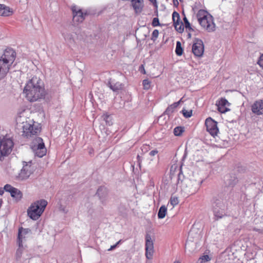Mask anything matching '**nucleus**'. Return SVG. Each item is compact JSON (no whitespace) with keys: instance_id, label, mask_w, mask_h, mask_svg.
<instances>
[{"instance_id":"13d9d810","label":"nucleus","mask_w":263,"mask_h":263,"mask_svg":"<svg viewBox=\"0 0 263 263\" xmlns=\"http://www.w3.org/2000/svg\"><path fill=\"white\" fill-rule=\"evenodd\" d=\"M151 2L153 3H156V0H149Z\"/></svg>"},{"instance_id":"ddd939ff","label":"nucleus","mask_w":263,"mask_h":263,"mask_svg":"<svg viewBox=\"0 0 263 263\" xmlns=\"http://www.w3.org/2000/svg\"><path fill=\"white\" fill-rule=\"evenodd\" d=\"M145 255L147 258L151 259L154 253V243L151 236L148 233L145 235Z\"/></svg>"},{"instance_id":"b1692460","label":"nucleus","mask_w":263,"mask_h":263,"mask_svg":"<svg viewBox=\"0 0 263 263\" xmlns=\"http://www.w3.org/2000/svg\"><path fill=\"white\" fill-rule=\"evenodd\" d=\"M10 195L12 197L15 198L17 201L21 200L23 196L21 191L16 188L13 189Z\"/></svg>"},{"instance_id":"1a4fd4ad","label":"nucleus","mask_w":263,"mask_h":263,"mask_svg":"<svg viewBox=\"0 0 263 263\" xmlns=\"http://www.w3.org/2000/svg\"><path fill=\"white\" fill-rule=\"evenodd\" d=\"M192 50L195 56L202 57L204 52V45L202 41L198 38H195Z\"/></svg>"},{"instance_id":"de8ad7c7","label":"nucleus","mask_w":263,"mask_h":263,"mask_svg":"<svg viewBox=\"0 0 263 263\" xmlns=\"http://www.w3.org/2000/svg\"><path fill=\"white\" fill-rule=\"evenodd\" d=\"M193 232H194V230L193 229H192L189 233V236H188V238H187V243L189 241H192V240H190V238L193 237Z\"/></svg>"},{"instance_id":"393cba45","label":"nucleus","mask_w":263,"mask_h":263,"mask_svg":"<svg viewBox=\"0 0 263 263\" xmlns=\"http://www.w3.org/2000/svg\"><path fill=\"white\" fill-rule=\"evenodd\" d=\"M167 212V208L165 205H162L159 209L158 217L159 219H163L165 217Z\"/></svg>"},{"instance_id":"ea45409f","label":"nucleus","mask_w":263,"mask_h":263,"mask_svg":"<svg viewBox=\"0 0 263 263\" xmlns=\"http://www.w3.org/2000/svg\"><path fill=\"white\" fill-rule=\"evenodd\" d=\"M159 35V31L157 29H155L152 33L151 40L154 41L156 40Z\"/></svg>"},{"instance_id":"a211bd4d","label":"nucleus","mask_w":263,"mask_h":263,"mask_svg":"<svg viewBox=\"0 0 263 263\" xmlns=\"http://www.w3.org/2000/svg\"><path fill=\"white\" fill-rule=\"evenodd\" d=\"M107 86L114 92H118L123 88V85L119 82L110 79L108 82Z\"/></svg>"},{"instance_id":"f03ea898","label":"nucleus","mask_w":263,"mask_h":263,"mask_svg":"<svg viewBox=\"0 0 263 263\" xmlns=\"http://www.w3.org/2000/svg\"><path fill=\"white\" fill-rule=\"evenodd\" d=\"M47 203V201L45 199L36 201L32 203L28 209V215L32 220L38 219L44 212Z\"/></svg>"},{"instance_id":"c03bdc74","label":"nucleus","mask_w":263,"mask_h":263,"mask_svg":"<svg viewBox=\"0 0 263 263\" xmlns=\"http://www.w3.org/2000/svg\"><path fill=\"white\" fill-rule=\"evenodd\" d=\"M38 139H42V138L39 137H35L33 139V140L32 141V142L31 143L30 145H37V144L40 143V142L38 140Z\"/></svg>"},{"instance_id":"423d86ee","label":"nucleus","mask_w":263,"mask_h":263,"mask_svg":"<svg viewBox=\"0 0 263 263\" xmlns=\"http://www.w3.org/2000/svg\"><path fill=\"white\" fill-rule=\"evenodd\" d=\"M213 212L217 219L226 216L225 205L219 199H216L213 203Z\"/></svg>"},{"instance_id":"a18cd8bd","label":"nucleus","mask_w":263,"mask_h":263,"mask_svg":"<svg viewBox=\"0 0 263 263\" xmlns=\"http://www.w3.org/2000/svg\"><path fill=\"white\" fill-rule=\"evenodd\" d=\"M257 63L261 67L263 68V54L260 55Z\"/></svg>"},{"instance_id":"c9c22d12","label":"nucleus","mask_w":263,"mask_h":263,"mask_svg":"<svg viewBox=\"0 0 263 263\" xmlns=\"http://www.w3.org/2000/svg\"><path fill=\"white\" fill-rule=\"evenodd\" d=\"M143 88L144 89H148L151 87V82L148 79H145L142 82Z\"/></svg>"},{"instance_id":"473e14b6","label":"nucleus","mask_w":263,"mask_h":263,"mask_svg":"<svg viewBox=\"0 0 263 263\" xmlns=\"http://www.w3.org/2000/svg\"><path fill=\"white\" fill-rule=\"evenodd\" d=\"M216 104L221 105V106H225L228 105H229L230 103L228 101L227 99L225 98H221L218 102L216 103Z\"/></svg>"},{"instance_id":"20e7f679","label":"nucleus","mask_w":263,"mask_h":263,"mask_svg":"<svg viewBox=\"0 0 263 263\" xmlns=\"http://www.w3.org/2000/svg\"><path fill=\"white\" fill-rule=\"evenodd\" d=\"M31 162H24V165L23 168L21 169L18 175L16 176L17 180L20 181L25 180L29 177L33 171V168L31 167Z\"/></svg>"},{"instance_id":"8fccbe9b","label":"nucleus","mask_w":263,"mask_h":263,"mask_svg":"<svg viewBox=\"0 0 263 263\" xmlns=\"http://www.w3.org/2000/svg\"><path fill=\"white\" fill-rule=\"evenodd\" d=\"M79 10L77 6H73L72 7V11L73 13V15L77 13L78 10Z\"/></svg>"},{"instance_id":"58836bf2","label":"nucleus","mask_w":263,"mask_h":263,"mask_svg":"<svg viewBox=\"0 0 263 263\" xmlns=\"http://www.w3.org/2000/svg\"><path fill=\"white\" fill-rule=\"evenodd\" d=\"M4 188L5 191L9 192L10 194L11 193H12V191L13 190V189H15V187H13L12 186L9 184H6L4 186Z\"/></svg>"},{"instance_id":"0e129e2a","label":"nucleus","mask_w":263,"mask_h":263,"mask_svg":"<svg viewBox=\"0 0 263 263\" xmlns=\"http://www.w3.org/2000/svg\"><path fill=\"white\" fill-rule=\"evenodd\" d=\"M180 1H181V0H179Z\"/></svg>"},{"instance_id":"dca6fc26","label":"nucleus","mask_w":263,"mask_h":263,"mask_svg":"<svg viewBox=\"0 0 263 263\" xmlns=\"http://www.w3.org/2000/svg\"><path fill=\"white\" fill-rule=\"evenodd\" d=\"M224 181L226 186L233 187L238 182V179L234 174L227 175L224 177Z\"/></svg>"},{"instance_id":"f8f14e48","label":"nucleus","mask_w":263,"mask_h":263,"mask_svg":"<svg viewBox=\"0 0 263 263\" xmlns=\"http://www.w3.org/2000/svg\"><path fill=\"white\" fill-rule=\"evenodd\" d=\"M205 124L207 131L213 137H215L218 134L219 130L217 127V122L209 117L205 120Z\"/></svg>"},{"instance_id":"6e6d98bb","label":"nucleus","mask_w":263,"mask_h":263,"mask_svg":"<svg viewBox=\"0 0 263 263\" xmlns=\"http://www.w3.org/2000/svg\"><path fill=\"white\" fill-rule=\"evenodd\" d=\"M137 159L138 160V162H139V164H140V157L139 155H138L137 156Z\"/></svg>"},{"instance_id":"72a5a7b5","label":"nucleus","mask_w":263,"mask_h":263,"mask_svg":"<svg viewBox=\"0 0 263 263\" xmlns=\"http://www.w3.org/2000/svg\"><path fill=\"white\" fill-rule=\"evenodd\" d=\"M182 112L183 115V116L186 118H189L192 116V110H187L185 109H183L182 110Z\"/></svg>"},{"instance_id":"5701e85b","label":"nucleus","mask_w":263,"mask_h":263,"mask_svg":"<svg viewBox=\"0 0 263 263\" xmlns=\"http://www.w3.org/2000/svg\"><path fill=\"white\" fill-rule=\"evenodd\" d=\"M181 101V100L168 106L166 109L164 114L170 116L172 113L174 112V109L179 105Z\"/></svg>"},{"instance_id":"7c9ffc66","label":"nucleus","mask_w":263,"mask_h":263,"mask_svg":"<svg viewBox=\"0 0 263 263\" xmlns=\"http://www.w3.org/2000/svg\"><path fill=\"white\" fill-rule=\"evenodd\" d=\"M184 132V128L181 126L176 127L174 129V134L176 136H180Z\"/></svg>"},{"instance_id":"603ef678","label":"nucleus","mask_w":263,"mask_h":263,"mask_svg":"<svg viewBox=\"0 0 263 263\" xmlns=\"http://www.w3.org/2000/svg\"><path fill=\"white\" fill-rule=\"evenodd\" d=\"M4 188L0 187V195H3L4 193Z\"/></svg>"},{"instance_id":"052dcab7","label":"nucleus","mask_w":263,"mask_h":263,"mask_svg":"<svg viewBox=\"0 0 263 263\" xmlns=\"http://www.w3.org/2000/svg\"><path fill=\"white\" fill-rule=\"evenodd\" d=\"M62 211H63L64 213H67V211H66L65 210V209H62Z\"/></svg>"},{"instance_id":"c85d7f7f","label":"nucleus","mask_w":263,"mask_h":263,"mask_svg":"<svg viewBox=\"0 0 263 263\" xmlns=\"http://www.w3.org/2000/svg\"><path fill=\"white\" fill-rule=\"evenodd\" d=\"M206 13L207 12L206 11L202 9L199 10L196 15L198 21L199 20H200V18L202 19L203 18L206 17V16H209V15H208Z\"/></svg>"},{"instance_id":"412c9836","label":"nucleus","mask_w":263,"mask_h":263,"mask_svg":"<svg viewBox=\"0 0 263 263\" xmlns=\"http://www.w3.org/2000/svg\"><path fill=\"white\" fill-rule=\"evenodd\" d=\"M29 231L28 229H23L22 227L19 228L17 236L18 246H22V242H23L22 234L24 235H26Z\"/></svg>"},{"instance_id":"4468645a","label":"nucleus","mask_w":263,"mask_h":263,"mask_svg":"<svg viewBox=\"0 0 263 263\" xmlns=\"http://www.w3.org/2000/svg\"><path fill=\"white\" fill-rule=\"evenodd\" d=\"M108 194L107 189L104 186H100L97 190L96 195L103 205H106L107 203Z\"/></svg>"},{"instance_id":"bb28decb","label":"nucleus","mask_w":263,"mask_h":263,"mask_svg":"<svg viewBox=\"0 0 263 263\" xmlns=\"http://www.w3.org/2000/svg\"><path fill=\"white\" fill-rule=\"evenodd\" d=\"M62 35L66 42L69 43H72L74 42V39L71 33L69 32H63L62 33Z\"/></svg>"},{"instance_id":"0eeeda50","label":"nucleus","mask_w":263,"mask_h":263,"mask_svg":"<svg viewBox=\"0 0 263 263\" xmlns=\"http://www.w3.org/2000/svg\"><path fill=\"white\" fill-rule=\"evenodd\" d=\"M15 58L16 53L15 51L12 48H7L4 50L0 60L5 62L6 64L11 67L12 63L15 59Z\"/></svg>"},{"instance_id":"2eb2a0df","label":"nucleus","mask_w":263,"mask_h":263,"mask_svg":"<svg viewBox=\"0 0 263 263\" xmlns=\"http://www.w3.org/2000/svg\"><path fill=\"white\" fill-rule=\"evenodd\" d=\"M252 111L257 115L263 114V100H259L256 101L251 106Z\"/></svg>"},{"instance_id":"3c124183","label":"nucleus","mask_w":263,"mask_h":263,"mask_svg":"<svg viewBox=\"0 0 263 263\" xmlns=\"http://www.w3.org/2000/svg\"><path fill=\"white\" fill-rule=\"evenodd\" d=\"M253 230L256 232H258L260 233L263 234V229H257V228H254Z\"/></svg>"},{"instance_id":"2f4dec72","label":"nucleus","mask_w":263,"mask_h":263,"mask_svg":"<svg viewBox=\"0 0 263 263\" xmlns=\"http://www.w3.org/2000/svg\"><path fill=\"white\" fill-rule=\"evenodd\" d=\"M23 253V242H22V246H18V248L17 249L15 253V257L16 260H19L22 256Z\"/></svg>"},{"instance_id":"a19ab883","label":"nucleus","mask_w":263,"mask_h":263,"mask_svg":"<svg viewBox=\"0 0 263 263\" xmlns=\"http://www.w3.org/2000/svg\"><path fill=\"white\" fill-rule=\"evenodd\" d=\"M170 203L173 206L177 205L178 203V198L176 197H171L170 199Z\"/></svg>"},{"instance_id":"9b49d317","label":"nucleus","mask_w":263,"mask_h":263,"mask_svg":"<svg viewBox=\"0 0 263 263\" xmlns=\"http://www.w3.org/2000/svg\"><path fill=\"white\" fill-rule=\"evenodd\" d=\"M38 140L40 143L36 145H30V148L35 156L41 158L46 155L47 149L45 146L43 139H38Z\"/></svg>"},{"instance_id":"c756f323","label":"nucleus","mask_w":263,"mask_h":263,"mask_svg":"<svg viewBox=\"0 0 263 263\" xmlns=\"http://www.w3.org/2000/svg\"><path fill=\"white\" fill-rule=\"evenodd\" d=\"M183 14L184 15L183 17V22L184 23V26L187 30H189V31H193V29L192 28L191 24L190 22H189L187 18H186L185 15L184 14V12H183Z\"/></svg>"},{"instance_id":"4be33fe9","label":"nucleus","mask_w":263,"mask_h":263,"mask_svg":"<svg viewBox=\"0 0 263 263\" xmlns=\"http://www.w3.org/2000/svg\"><path fill=\"white\" fill-rule=\"evenodd\" d=\"M11 13L12 11H10L9 7H7L4 5L0 4V15L9 16Z\"/></svg>"},{"instance_id":"f3484780","label":"nucleus","mask_w":263,"mask_h":263,"mask_svg":"<svg viewBox=\"0 0 263 263\" xmlns=\"http://www.w3.org/2000/svg\"><path fill=\"white\" fill-rule=\"evenodd\" d=\"M131 5L137 14L140 13L144 7V3L143 0H132Z\"/></svg>"},{"instance_id":"7ed1b4c3","label":"nucleus","mask_w":263,"mask_h":263,"mask_svg":"<svg viewBox=\"0 0 263 263\" xmlns=\"http://www.w3.org/2000/svg\"><path fill=\"white\" fill-rule=\"evenodd\" d=\"M40 131L41 128L37 126L26 123L23 126L22 136L27 138L33 137L34 136H36Z\"/></svg>"},{"instance_id":"5fc2aeb1","label":"nucleus","mask_w":263,"mask_h":263,"mask_svg":"<svg viewBox=\"0 0 263 263\" xmlns=\"http://www.w3.org/2000/svg\"><path fill=\"white\" fill-rule=\"evenodd\" d=\"M140 69H142V70L143 71V73H145V71L144 70V67H143V65H142L140 67Z\"/></svg>"},{"instance_id":"aec40b11","label":"nucleus","mask_w":263,"mask_h":263,"mask_svg":"<svg viewBox=\"0 0 263 263\" xmlns=\"http://www.w3.org/2000/svg\"><path fill=\"white\" fill-rule=\"evenodd\" d=\"M86 15V13H84L81 10H78L77 13L73 15V21L78 23L82 22Z\"/></svg>"},{"instance_id":"f704fd0d","label":"nucleus","mask_w":263,"mask_h":263,"mask_svg":"<svg viewBox=\"0 0 263 263\" xmlns=\"http://www.w3.org/2000/svg\"><path fill=\"white\" fill-rule=\"evenodd\" d=\"M217 106L218 110L221 113H225L230 110V109L225 107V106H221V105L216 104Z\"/></svg>"},{"instance_id":"e2e57ef3","label":"nucleus","mask_w":263,"mask_h":263,"mask_svg":"<svg viewBox=\"0 0 263 263\" xmlns=\"http://www.w3.org/2000/svg\"><path fill=\"white\" fill-rule=\"evenodd\" d=\"M1 205H2V201L0 202V207L1 206Z\"/></svg>"},{"instance_id":"39448f33","label":"nucleus","mask_w":263,"mask_h":263,"mask_svg":"<svg viewBox=\"0 0 263 263\" xmlns=\"http://www.w3.org/2000/svg\"><path fill=\"white\" fill-rule=\"evenodd\" d=\"M181 188L187 194H193L197 191L198 184L194 180L186 179L182 181Z\"/></svg>"},{"instance_id":"cd10ccee","label":"nucleus","mask_w":263,"mask_h":263,"mask_svg":"<svg viewBox=\"0 0 263 263\" xmlns=\"http://www.w3.org/2000/svg\"><path fill=\"white\" fill-rule=\"evenodd\" d=\"M183 49L181 46V43L179 41L176 43V47L175 49L176 54L178 56H181L183 53Z\"/></svg>"},{"instance_id":"49530a36","label":"nucleus","mask_w":263,"mask_h":263,"mask_svg":"<svg viewBox=\"0 0 263 263\" xmlns=\"http://www.w3.org/2000/svg\"><path fill=\"white\" fill-rule=\"evenodd\" d=\"M121 241V240H119V241H118V242H117L115 245H113V246H111L110 247V248L109 249H108L107 250H108V251H111V250H112L115 249L117 247V246H118L119 244H120V243Z\"/></svg>"},{"instance_id":"f257e3e1","label":"nucleus","mask_w":263,"mask_h":263,"mask_svg":"<svg viewBox=\"0 0 263 263\" xmlns=\"http://www.w3.org/2000/svg\"><path fill=\"white\" fill-rule=\"evenodd\" d=\"M24 91L30 102L43 99L45 95L44 82L40 78L33 77L25 86Z\"/></svg>"},{"instance_id":"e433bc0d","label":"nucleus","mask_w":263,"mask_h":263,"mask_svg":"<svg viewBox=\"0 0 263 263\" xmlns=\"http://www.w3.org/2000/svg\"><path fill=\"white\" fill-rule=\"evenodd\" d=\"M210 260L211 258L208 255H203L199 258V261H200V263H203L210 261Z\"/></svg>"},{"instance_id":"bf43d9fd","label":"nucleus","mask_w":263,"mask_h":263,"mask_svg":"<svg viewBox=\"0 0 263 263\" xmlns=\"http://www.w3.org/2000/svg\"><path fill=\"white\" fill-rule=\"evenodd\" d=\"M22 238H23V240L24 239H25V235H24L23 234H22Z\"/></svg>"},{"instance_id":"09e8293b","label":"nucleus","mask_w":263,"mask_h":263,"mask_svg":"<svg viewBox=\"0 0 263 263\" xmlns=\"http://www.w3.org/2000/svg\"><path fill=\"white\" fill-rule=\"evenodd\" d=\"M158 153V151L157 149H154L152 151H151L149 153V155L151 156H154L156 154H157Z\"/></svg>"},{"instance_id":"79ce46f5","label":"nucleus","mask_w":263,"mask_h":263,"mask_svg":"<svg viewBox=\"0 0 263 263\" xmlns=\"http://www.w3.org/2000/svg\"><path fill=\"white\" fill-rule=\"evenodd\" d=\"M152 25L153 27H156L161 25L158 17H155L153 18Z\"/></svg>"},{"instance_id":"864d4df0","label":"nucleus","mask_w":263,"mask_h":263,"mask_svg":"<svg viewBox=\"0 0 263 263\" xmlns=\"http://www.w3.org/2000/svg\"><path fill=\"white\" fill-rule=\"evenodd\" d=\"M174 5L176 6H177L179 5V2H178V0H173Z\"/></svg>"},{"instance_id":"4c0bfd02","label":"nucleus","mask_w":263,"mask_h":263,"mask_svg":"<svg viewBox=\"0 0 263 263\" xmlns=\"http://www.w3.org/2000/svg\"><path fill=\"white\" fill-rule=\"evenodd\" d=\"M174 27L176 30L179 33H182L184 30V26L182 22H181V24L179 25H174Z\"/></svg>"},{"instance_id":"6ab92c4d","label":"nucleus","mask_w":263,"mask_h":263,"mask_svg":"<svg viewBox=\"0 0 263 263\" xmlns=\"http://www.w3.org/2000/svg\"><path fill=\"white\" fill-rule=\"evenodd\" d=\"M10 68V67L6 64L5 62L0 60V81L5 78Z\"/></svg>"},{"instance_id":"a878e982","label":"nucleus","mask_w":263,"mask_h":263,"mask_svg":"<svg viewBox=\"0 0 263 263\" xmlns=\"http://www.w3.org/2000/svg\"><path fill=\"white\" fill-rule=\"evenodd\" d=\"M172 18L173 21L174 26L179 25L181 24L180 18L179 14L176 11L173 12L172 14Z\"/></svg>"},{"instance_id":"6e6552de","label":"nucleus","mask_w":263,"mask_h":263,"mask_svg":"<svg viewBox=\"0 0 263 263\" xmlns=\"http://www.w3.org/2000/svg\"><path fill=\"white\" fill-rule=\"evenodd\" d=\"M13 146V141L10 139L4 138L0 142V151L2 156H6L10 154Z\"/></svg>"},{"instance_id":"37998d69","label":"nucleus","mask_w":263,"mask_h":263,"mask_svg":"<svg viewBox=\"0 0 263 263\" xmlns=\"http://www.w3.org/2000/svg\"><path fill=\"white\" fill-rule=\"evenodd\" d=\"M104 119L106 123L108 124L109 125H112V122L109 116L106 115L104 117Z\"/></svg>"},{"instance_id":"9d476101","label":"nucleus","mask_w":263,"mask_h":263,"mask_svg":"<svg viewBox=\"0 0 263 263\" xmlns=\"http://www.w3.org/2000/svg\"><path fill=\"white\" fill-rule=\"evenodd\" d=\"M199 23L208 32H212L214 31L215 25L213 22V18L212 15H209L202 19L198 21Z\"/></svg>"},{"instance_id":"680f3d73","label":"nucleus","mask_w":263,"mask_h":263,"mask_svg":"<svg viewBox=\"0 0 263 263\" xmlns=\"http://www.w3.org/2000/svg\"><path fill=\"white\" fill-rule=\"evenodd\" d=\"M174 263H180L179 261H175Z\"/></svg>"},{"instance_id":"4d7b16f0","label":"nucleus","mask_w":263,"mask_h":263,"mask_svg":"<svg viewBox=\"0 0 263 263\" xmlns=\"http://www.w3.org/2000/svg\"><path fill=\"white\" fill-rule=\"evenodd\" d=\"M187 37L189 39H191V37H192V35H191V33L189 32L188 34H187Z\"/></svg>"}]
</instances>
